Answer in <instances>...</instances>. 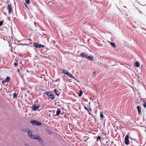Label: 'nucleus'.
<instances>
[{
	"label": "nucleus",
	"instance_id": "nucleus-1",
	"mask_svg": "<svg viewBox=\"0 0 146 146\" xmlns=\"http://www.w3.org/2000/svg\"><path fill=\"white\" fill-rule=\"evenodd\" d=\"M44 94L46 95L48 97L52 100H53L54 99L55 96L53 94V93L51 92H46Z\"/></svg>",
	"mask_w": 146,
	"mask_h": 146
},
{
	"label": "nucleus",
	"instance_id": "nucleus-2",
	"mask_svg": "<svg viewBox=\"0 0 146 146\" xmlns=\"http://www.w3.org/2000/svg\"><path fill=\"white\" fill-rule=\"evenodd\" d=\"M31 122L32 123L33 125L34 126L36 125L40 126L42 124L40 122L35 120H33L31 121Z\"/></svg>",
	"mask_w": 146,
	"mask_h": 146
},
{
	"label": "nucleus",
	"instance_id": "nucleus-3",
	"mask_svg": "<svg viewBox=\"0 0 146 146\" xmlns=\"http://www.w3.org/2000/svg\"><path fill=\"white\" fill-rule=\"evenodd\" d=\"M129 135H126L125 137V143L127 145H128L129 143Z\"/></svg>",
	"mask_w": 146,
	"mask_h": 146
},
{
	"label": "nucleus",
	"instance_id": "nucleus-4",
	"mask_svg": "<svg viewBox=\"0 0 146 146\" xmlns=\"http://www.w3.org/2000/svg\"><path fill=\"white\" fill-rule=\"evenodd\" d=\"M40 107V105L38 104L37 105L36 104H34L32 106V108L33 110L36 111L38 110Z\"/></svg>",
	"mask_w": 146,
	"mask_h": 146
},
{
	"label": "nucleus",
	"instance_id": "nucleus-5",
	"mask_svg": "<svg viewBox=\"0 0 146 146\" xmlns=\"http://www.w3.org/2000/svg\"><path fill=\"white\" fill-rule=\"evenodd\" d=\"M34 45H35V47L36 48H40L41 47L44 48L45 47L44 45H41L40 44H38V43L36 42H35L34 43Z\"/></svg>",
	"mask_w": 146,
	"mask_h": 146
},
{
	"label": "nucleus",
	"instance_id": "nucleus-6",
	"mask_svg": "<svg viewBox=\"0 0 146 146\" xmlns=\"http://www.w3.org/2000/svg\"><path fill=\"white\" fill-rule=\"evenodd\" d=\"M88 56V54L86 52H82L80 55V56L82 58H87Z\"/></svg>",
	"mask_w": 146,
	"mask_h": 146
},
{
	"label": "nucleus",
	"instance_id": "nucleus-7",
	"mask_svg": "<svg viewBox=\"0 0 146 146\" xmlns=\"http://www.w3.org/2000/svg\"><path fill=\"white\" fill-rule=\"evenodd\" d=\"M67 76H68L70 78L73 79H74V80L76 81L77 82H78V80L76 79L75 77H74L69 72L68 73V74L67 75Z\"/></svg>",
	"mask_w": 146,
	"mask_h": 146
},
{
	"label": "nucleus",
	"instance_id": "nucleus-8",
	"mask_svg": "<svg viewBox=\"0 0 146 146\" xmlns=\"http://www.w3.org/2000/svg\"><path fill=\"white\" fill-rule=\"evenodd\" d=\"M7 9L8 10L9 14L12 10V8L10 4L8 5L7 7Z\"/></svg>",
	"mask_w": 146,
	"mask_h": 146
},
{
	"label": "nucleus",
	"instance_id": "nucleus-9",
	"mask_svg": "<svg viewBox=\"0 0 146 146\" xmlns=\"http://www.w3.org/2000/svg\"><path fill=\"white\" fill-rule=\"evenodd\" d=\"M87 59H88L90 61H92L94 60V57L93 56H92L91 55H88Z\"/></svg>",
	"mask_w": 146,
	"mask_h": 146
},
{
	"label": "nucleus",
	"instance_id": "nucleus-10",
	"mask_svg": "<svg viewBox=\"0 0 146 146\" xmlns=\"http://www.w3.org/2000/svg\"><path fill=\"white\" fill-rule=\"evenodd\" d=\"M137 110L138 111V113L139 114H140L141 113V108L139 106H138L137 107Z\"/></svg>",
	"mask_w": 146,
	"mask_h": 146
},
{
	"label": "nucleus",
	"instance_id": "nucleus-11",
	"mask_svg": "<svg viewBox=\"0 0 146 146\" xmlns=\"http://www.w3.org/2000/svg\"><path fill=\"white\" fill-rule=\"evenodd\" d=\"M61 112L60 109L59 108H58L56 112V115L58 116L59 115L60 113Z\"/></svg>",
	"mask_w": 146,
	"mask_h": 146
},
{
	"label": "nucleus",
	"instance_id": "nucleus-12",
	"mask_svg": "<svg viewBox=\"0 0 146 146\" xmlns=\"http://www.w3.org/2000/svg\"><path fill=\"white\" fill-rule=\"evenodd\" d=\"M84 108L88 112L89 114L90 115H92V114L90 112L89 110L88 109L86 106H85L84 105Z\"/></svg>",
	"mask_w": 146,
	"mask_h": 146
},
{
	"label": "nucleus",
	"instance_id": "nucleus-13",
	"mask_svg": "<svg viewBox=\"0 0 146 146\" xmlns=\"http://www.w3.org/2000/svg\"><path fill=\"white\" fill-rule=\"evenodd\" d=\"M62 71L63 72V73L64 74H66V75L68 74V73L69 72L67 71L66 70L64 69H63Z\"/></svg>",
	"mask_w": 146,
	"mask_h": 146
},
{
	"label": "nucleus",
	"instance_id": "nucleus-14",
	"mask_svg": "<svg viewBox=\"0 0 146 146\" xmlns=\"http://www.w3.org/2000/svg\"><path fill=\"white\" fill-rule=\"evenodd\" d=\"M10 78L9 77H7L6 79L5 80V81H6V82H9L10 80Z\"/></svg>",
	"mask_w": 146,
	"mask_h": 146
},
{
	"label": "nucleus",
	"instance_id": "nucleus-15",
	"mask_svg": "<svg viewBox=\"0 0 146 146\" xmlns=\"http://www.w3.org/2000/svg\"><path fill=\"white\" fill-rule=\"evenodd\" d=\"M135 66L137 67H139L140 66V64L138 62H136L135 63Z\"/></svg>",
	"mask_w": 146,
	"mask_h": 146
},
{
	"label": "nucleus",
	"instance_id": "nucleus-16",
	"mask_svg": "<svg viewBox=\"0 0 146 146\" xmlns=\"http://www.w3.org/2000/svg\"><path fill=\"white\" fill-rule=\"evenodd\" d=\"M82 94H83L82 91L81 90H80L79 91V93L78 95L79 96L81 97L82 96Z\"/></svg>",
	"mask_w": 146,
	"mask_h": 146
},
{
	"label": "nucleus",
	"instance_id": "nucleus-17",
	"mask_svg": "<svg viewBox=\"0 0 146 146\" xmlns=\"http://www.w3.org/2000/svg\"><path fill=\"white\" fill-rule=\"evenodd\" d=\"M28 135L30 137L31 136V135H32V132L31 130H29L28 131Z\"/></svg>",
	"mask_w": 146,
	"mask_h": 146
},
{
	"label": "nucleus",
	"instance_id": "nucleus-18",
	"mask_svg": "<svg viewBox=\"0 0 146 146\" xmlns=\"http://www.w3.org/2000/svg\"><path fill=\"white\" fill-rule=\"evenodd\" d=\"M40 137L39 136L37 135H35L34 139L38 140Z\"/></svg>",
	"mask_w": 146,
	"mask_h": 146
},
{
	"label": "nucleus",
	"instance_id": "nucleus-19",
	"mask_svg": "<svg viewBox=\"0 0 146 146\" xmlns=\"http://www.w3.org/2000/svg\"><path fill=\"white\" fill-rule=\"evenodd\" d=\"M100 117L102 118H104V116L102 112L100 113Z\"/></svg>",
	"mask_w": 146,
	"mask_h": 146
},
{
	"label": "nucleus",
	"instance_id": "nucleus-20",
	"mask_svg": "<svg viewBox=\"0 0 146 146\" xmlns=\"http://www.w3.org/2000/svg\"><path fill=\"white\" fill-rule=\"evenodd\" d=\"M103 65V64L101 63V62H99L97 64V65L98 66H101Z\"/></svg>",
	"mask_w": 146,
	"mask_h": 146
},
{
	"label": "nucleus",
	"instance_id": "nucleus-21",
	"mask_svg": "<svg viewBox=\"0 0 146 146\" xmlns=\"http://www.w3.org/2000/svg\"><path fill=\"white\" fill-rule=\"evenodd\" d=\"M111 44L112 47H115V44L113 42H111Z\"/></svg>",
	"mask_w": 146,
	"mask_h": 146
},
{
	"label": "nucleus",
	"instance_id": "nucleus-22",
	"mask_svg": "<svg viewBox=\"0 0 146 146\" xmlns=\"http://www.w3.org/2000/svg\"><path fill=\"white\" fill-rule=\"evenodd\" d=\"M35 135L32 134V135H31V136L30 137V138L32 139H34L35 137Z\"/></svg>",
	"mask_w": 146,
	"mask_h": 146
},
{
	"label": "nucleus",
	"instance_id": "nucleus-23",
	"mask_svg": "<svg viewBox=\"0 0 146 146\" xmlns=\"http://www.w3.org/2000/svg\"><path fill=\"white\" fill-rule=\"evenodd\" d=\"M101 138V137L100 136H98L97 137V141H98L99 140H100Z\"/></svg>",
	"mask_w": 146,
	"mask_h": 146
},
{
	"label": "nucleus",
	"instance_id": "nucleus-24",
	"mask_svg": "<svg viewBox=\"0 0 146 146\" xmlns=\"http://www.w3.org/2000/svg\"><path fill=\"white\" fill-rule=\"evenodd\" d=\"M17 94L16 93H14V94H13V98H17Z\"/></svg>",
	"mask_w": 146,
	"mask_h": 146
},
{
	"label": "nucleus",
	"instance_id": "nucleus-25",
	"mask_svg": "<svg viewBox=\"0 0 146 146\" xmlns=\"http://www.w3.org/2000/svg\"><path fill=\"white\" fill-rule=\"evenodd\" d=\"M38 140V141L40 143L42 142L43 141L42 139L40 137Z\"/></svg>",
	"mask_w": 146,
	"mask_h": 146
},
{
	"label": "nucleus",
	"instance_id": "nucleus-26",
	"mask_svg": "<svg viewBox=\"0 0 146 146\" xmlns=\"http://www.w3.org/2000/svg\"><path fill=\"white\" fill-rule=\"evenodd\" d=\"M3 23V20L0 21V26H1L2 25Z\"/></svg>",
	"mask_w": 146,
	"mask_h": 146
},
{
	"label": "nucleus",
	"instance_id": "nucleus-27",
	"mask_svg": "<svg viewBox=\"0 0 146 146\" xmlns=\"http://www.w3.org/2000/svg\"><path fill=\"white\" fill-rule=\"evenodd\" d=\"M26 3L27 4H29L30 3V0H26Z\"/></svg>",
	"mask_w": 146,
	"mask_h": 146
},
{
	"label": "nucleus",
	"instance_id": "nucleus-28",
	"mask_svg": "<svg viewBox=\"0 0 146 146\" xmlns=\"http://www.w3.org/2000/svg\"><path fill=\"white\" fill-rule=\"evenodd\" d=\"M18 63L17 62H15L14 64V65L15 67H16L18 66Z\"/></svg>",
	"mask_w": 146,
	"mask_h": 146
},
{
	"label": "nucleus",
	"instance_id": "nucleus-29",
	"mask_svg": "<svg viewBox=\"0 0 146 146\" xmlns=\"http://www.w3.org/2000/svg\"><path fill=\"white\" fill-rule=\"evenodd\" d=\"M143 103H144V104H143V106L145 107V108H146V102H145L144 101H143Z\"/></svg>",
	"mask_w": 146,
	"mask_h": 146
},
{
	"label": "nucleus",
	"instance_id": "nucleus-30",
	"mask_svg": "<svg viewBox=\"0 0 146 146\" xmlns=\"http://www.w3.org/2000/svg\"><path fill=\"white\" fill-rule=\"evenodd\" d=\"M17 71L18 72V73H19V75H20V69L19 68H18L17 70Z\"/></svg>",
	"mask_w": 146,
	"mask_h": 146
},
{
	"label": "nucleus",
	"instance_id": "nucleus-31",
	"mask_svg": "<svg viewBox=\"0 0 146 146\" xmlns=\"http://www.w3.org/2000/svg\"><path fill=\"white\" fill-rule=\"evenodd\" d=\"M53 92H54L55 93V94H56V93H57V91L56 89H55L54 90Z\"/></svg>",
	"mask_w": 146,
	"mask_h": 146
},
{
	"label": "nucleus",
	"instance_id": "nucleus-32",
	"mask_svg": "<svg viewBox=\"0 0 146 146\" xmlns=\"http://www.w3.org/2000/svg\"><path fill=\"white\" fill-rule=\"evenodd\" d=\"M96 116L94 117V119L95 121H96L97 120L96 118Z\"/></svg>",
	"mask_w": 146,
	"mask_h": 146
},
{
	"label": "nucleus",
	"instance_id": "nucleus-33",
	"mask_svg": "<svg viewBox=\"0 0 146 146\" xmlns=\"http://www.w3.org/2000/svg\"><path fill=\"white\" fill-rule=\"evenodd\" d=\"M55 94L58 96H59L60 95V94H58V93H56V94Z\"/></svg>",
	"mask_w": 146,
	"mask_h": 146
},
{
	"label": "nucleus",
	"instance_id": "nucleus-34",
	"mask_svg": "<svg viewBox=\"0 0 146 146\" xmlns=\"http://www.w3.org/2000/svg\"><path fill=\"white\" fill-rule=\"evenodd\" d=\"M15 61H16V62H17V63H18V60L15 59Z\"/></svg>",
	"mask_w": 146,
	"mask_h": 146
},
{
	"label": "nucleus",
	"instance_id": "nucleus-35",
	"mask_svg": "<svg viewBox=\"0 0 146 146\" xmlns=\"http://www.w3.org/2000/svg\"><path fill=\"white\" fill-rule=\"evenodd\" d=\"M138 11L141 13L142 14V13L141 11L140 10H138Z\"/></svg>",
	"mask_w": 146,
	"mask_h": 146
},
{
	"label": "nucleus",
	"instance_id": "nucleus-36",
	"mask_svg": "<svg viewBox=\"0 0 146 146\" xmlns=\"http://www.w3.org/2000/svg\"><path fill=\"white\" fill-rule=\"evenodd\" d=\"M6 82V81H5V80H4L2 81V83H4V82Z\"/></svg>",
	"mask_w": 146,
	"mask_h": 146
},
{
	"label": "nucleus",
	"instance_id": "nucleus-37",
	"mask_svg": "<svg viewBox=\"0 0 146 146\" xmlns=\"http://www.w3.org/2000/svg\"><path fill=\"white\" fill-rule=\"evenodd\" d=\"M89 109H90V110L89 111H92V109L91 108H89Z\"/></svg>",
	"mask_w": 146,
	"mask_h": 146
},
{
	"label": "nucleus",
	"instance_id": "nucleus-38",
	"mask_svg": "<svg viewBox=\"0 0 146 146\" xmlns=\"http://www.w3.org/2000/svg\"><path fill=\"white\" fill-rule=\"evenodd\" d=\"M34 24H35V26H36V22H34Z\"/></svg>",
	"mask_w": 146,
	"mask_h": 146
},
{
	"label": "nucleus",
	"instance_id": "nucleus-39",
	"mask_svg": "<svg viewBox=\"0 0 146 146\" xmlns=\"http://www.w3.org/2000/svg\"><path fill=\"white\" fill-rule=\"evenodd\" d=\"M96 73V72L95 71H94V73H94V74H95V73Z\"/></svg>",
	"mask_w": 146,
	"mask_h": 146
},
{
	"label": "nucleus",
	"instance_id": "nucleus-40",
	"mask_svg": "<svg viewBox=\"0 0 146 146\" xmlns=\"http://www.w3.org/2000/svg\"><path fill=\"white\" fill-rule=\"evenodd\" d=\"M23 45H27V44H23Z\"/></svg>",
	"mask_w": 146,
	"mask_h": 146
},
{
	"label": "nucleus",
	"instance_id": "nucleus-41",
	"mask_svg": "<svg viewBox=\"0 0 146 146\" xmlns=\"http://www.w3.org/2000/svg\"><path fill=\"white\" fill-rule=\"evenodd\" d=\"M146 129L145 130V131L146 132V127H145Z\"/></svg>",
	"mask_w": 146,
	"mask_h": 146
},
{
	"label": "nucleus",
	"instance_id": "nucleus-42",
	"mask_svg": "<svg viewBox=\"0 0 146 146\" xmlns=\"http://www.w3.org/2000/svg\"><path fill=\"white\" fill-rule=\"evenodd\" d=\"M28 40H31V39L30 38V39H29Z\"/></svg>",
	"mask_w": 146,
	"mask_h": 146
},
{
	"label": "nucleus",
	"instance_id": "nucleus-43",
	"mask_svg": "<svg viewBox=\"0 0 146 146\" xmlns=\"http://www.w3.org/2000/svg\"><path fill=\"white\" fill-rule=\"evenodd\" d=\"M99 109H100V108H98Z\"/></svg>",
	"mask_w": 146,
	"mask_h": 146
},
{
	"label": "nucleus",
	"instance_id": "nucleus-44",
	"mask_svg": "<svg viewBox=\"0 0 146 146\" xmlns=\"http://www.w3.org/2000/svg\"><path fill=\"white\" fill-rule=\"evenodd\" d=\"M27 145V144H25V145Z\"/></svg>",
	"mask_w": 146,
	"mask_h": 146
}]
</instances>
